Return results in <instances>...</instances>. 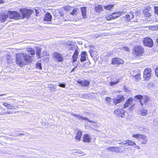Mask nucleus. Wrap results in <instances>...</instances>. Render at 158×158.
<instances>
[{
	"label": "nucleus",
	"mask_w": 158,
	"mask_h": 158,
	"mask_svg": "<svg viewBox=\"0 0 158 158\" xmlns=\"http://www.w3.org/2000/svg\"><path fill=\"white\" fill-rule=\"evenodd\" d=\"M124 99L123 96L122 95H118L116 98H114L113 100L114 103L116 104L123 101Z\"/></svg>",
	"instance_id": "obj_12"
},
{
	"label": "nucleus",
	"mask_w": 158,
	"mask_h": 158,
	"mask_svg": "<svg viewBox=\"0 0 158 158\" xmlns=\"http://www.w3.org/2000/svg\"><path fill=\"white\" fill-rule=\"evenodd\" d=\"M155 73L156 75L158 77V66H157L155 69Z\"/></svg>",
	"instance_id": "obj_48"
},
{
	"label": "nucleus",
	"mask_w": 158,
	"mask_h": 158,
	"mask_svg": "<svg viewBox=\"0 0 158 158\" xmlns=\"http://www.w3.org/2000/svg\"><path fill=\"white\" fill-rule=\"evenodd\" d=\"M123 61L121 59L119 58H115L112 59V64L116 66L121 64H123Z\"/></svg>",
	"instance_id": "obj_11"
},
{
	"label": "nucleus",
	"mask_w": 158,
	"mask_h": 158,
	"mask_svg": "<svg viewBox=\"0 0 158 158\" xmlns=\"http://www.w3.org/2000/svg\"><path fill=\"white\" fill-rule=\"evenodd\" d=\"M80 153L81 154H82V155H84V153L82 152H80Z\"/></svg>",
	"instance_id": "obj_55"
},
{
	"label": "nucleus",
	"mask_w": 158,
	"mask_h": 158,
	"mask_svg": "<svg viewBox=\"0 0 158 158\" xmlns=\"http://www.w3.org/2000/svg\"><path fill=\"white\" fill-rule=\"evenodd\" d=\"M52 18V16L50 13L48 12L45 15L44 20L46 21H50L51 20Z\"/></svg>",
	"instance_id": "obj_21"
},
{
	"label": "nucleus",
	"mask_w": 158,
	"mask_h": 158,
	"mask_svg": "<svg viewBox=\"0 0 158 158\" xmlns=\"http://www.w3.org/2000/svg\"><path fill=\"white\" fill-rule=\"evenodd\" d=\"M135 146L134 147L135 148H136L137 149H139L140 148V147L138 145H135Z\"/></svg>",
	"instance_id": "obj_51"
},
{
	"label": "nucleus",
	"mask_w": 158,
	"mask_h": 158,
	"mask_svg": "<svg viewBox=\"0 0 158 158\" xmlns=\"http://www.w3.org/2000/svg\"><path fill=\"white\" fill-rule=\"evenodd\" d=\"M40 50H38L36 52V55L38 56V58H41L40 55Z\"/></svg>",
	"instance_id": "obj_42"
},
{
	"label": "nucleus",
	"mask_w": 158,
	"mask_h": 158,
	"mask_svg": "<svg viewBox=\"0 0 158 158\" xmlns=\"http://www.w3.org/2000/svg\"><path fill=\"white\" fill-rule=\"evenodd\" d=\"M59 13L61 16H63L64 15V13L62 12L61 10L60 11Z\"/></svg>",
	"instance_id": "obj_52"
},
{
	"label": "nucleus",
	"mask_w": 158,
	"mask_h": 158,
	"mask_svg": "<svg viewBox=\"0 0 158 158\" xmlns=\"http://www.w3.org/2000/svg\"><path fill=\"white\" fill-rule=\"evenodd\" d=\"M156 42L158 43V39H157L156 40Z\"/></svg>",
	"instance_id": "obj_61"
},
{
	"label": "nucleus",
	"mask_w": 158,
	"mask_h": 158,
	"mask_svg": "<svg viewBox=\"0 0 158 158\" xmlns=\"http://www.w3.org/2000/svg\"><path fill=\"white\" fill-rule=\"evenodd\" d=\"M16 107H17V108H18V107H19V106H17Z\"/></svg>",
	"instance_id": "obj_64"
},
{
	"label": "nucleus",
	"mask_w": 158,
	"mask_h": 158,
	"mask_svg": "<svg viewBox=\"0 0 158 158\" xmlns=\"http://www.w3.org/2000/svg\"><path fill=\"white\" fill-rule=\"evenodd\" d=\"M127 146H133L134 145H136L135 143L133 141H132L130 140H127Z\"/></svg>",
	"instance_id": "obj_29"
},
{
	"label": "nucleus",
	"mask_w": 158,
	"mask_h": 158,
	"mask_svg": "<svg viewBox=\"0 0 158 158\" xmlns=\"http://www.w3.org/2000/svg\"><path fill=\"white\" fill-rule=\"evenodd\" d=\"M47 54V52L46 51L44 55H46Z\"/></svg>",
	"instance_id": "obj_57"
},
{
	"label": "nucleus",
	"mask_w": 158,
	"mask_h": 158,
	"mask_svg": "<svg viewBox=\"0 0 158 158\" xmlns=\"http://www.w3.org/2000/svg\"><path fill=\"white\" fill-rule=\"evenodd\" d=\"M86 8L85 7H82L81 8V10L82 12V14L84 18H86Z\"/></svg>",
	"instance_id": "obj_28"
},
{
	"label": "nucleus",
	"mask_w": 158,
	"mask_h": 158,
	"mask_svg": "<svg viewBox=\"0 0 158 158\" xmlns=\"http://www.w3.org/2000/svg\"><path fill=\"white\" fill-rule=\"evenodd\" d=\"M134 51L135 55H141L143 53L144 49L142 46L137 45L135 47Z\"/></svg>",
	"instance_id": "obj_6"
},
{
	"label": "nucleus",
	"mask_w": 158,
	"mask_h": 158,
	"mask_svg": "<svg viewBox=\"0 0 158 158\" xmlns=\"http://www.w3.org/2000/svg\"><path fill=\"white\" fill-rule=\"evenodd\" d=\"M102 10V7L101 5H97L95 7V10L97 12H99Z\"/></svg>",
	"instance_id": "obj_27"
},
{
	"label": "nucleus",
	"mask_w": 158,
	"mask_h": 158,
	"mask_svg": "<svg viewBox=\"0 0 158 158\" xmlns=\"http://www.w3.org/2000/svg\"><path fill=\"white\" fill-rule=\"evenodd\" d=\"M36 16H37V13H38V12H37V11L36 10Z\"/></svg>",
	"instance_id": "obj_59"
},
{
	"label": "nucleus",
	"mask_w": 158,
	"mask_h": 158,
	"mask_svg": "<svg viewBox=\"0 0 158 158\" xmlns=\"http://www.w3.org/2000/svg\"><path fill=\"white\" fill-rule=\"evenodd\" d=\"M91 138L90 136L88 134H85L83 138V140L84 142L89 143L91 142Z\"/></svg>",
	"instance_id": "obj_18"
},
{
	"label": "nucleus",
	"mask_w": 158,
	"mask_h": 158,
	"mask_svg": "<svg viewBox=\"0 0 158 158\" xmlns=\"http://www.w3.org/2000/svg\"><path fill=\"white\" fill-rule=\"evenodd\" d=\"M77 82L80 84L81 86H88L89 84V81L87 80L81 81V80H78L77 81Z\"/></svg>",
	"instance_id": "obj_17"
},
{
	"label": "nucleus",
	"mask_w": 158,
	"mask_h": 158,
	"mask_svg": "<svg viewBox=\"0 0 158 158\" xmlns=\"http://www.w3.org/2000/svg\"><path fill=\"white\" fill-rule=\"evenodd\" d=\"M132 136L134 138H137L142 144H146L148 141V138L146 136L141 134H134Z\"/></svg>",
	"instance_id": "obj_2"
},
{
	"label": "nucleus",
	"mask_w": 158,
	"mask_h": 158,
	"mask_svg": "<svg viewBox=\"0 0 158 158\" xmlns=\"http://www.w3.org/2000/svg\"><path fill=\"white\" fill-rule=\"evenodd\" d=\"M36 16H37V13H38V12H37V11L36 10Z\"/></svg>",
	"instance_id": "obj_58"
},
{
	"label": "nucleus",
	"mask_w": 158,
	"mask_h": 158,
	"mask_svg": "<svg viewBox=\"0 0 158 158\" xmlns=\"http://www.w3.org/2000/svg\"><path fill=\"white\" fill-rule=\"evenodd\" d=\"M113 5H110L108 6H104V8L105 9H106L107 10H109L110 8H111L113 7Z\"/></svg>",
	"instance_id": "obj_35"
},
{
	"label": "nucleus",
	"mask_w": 158,
	"mask_h": 158,
	"mask_svg": "<svg viewBox=\"0 0 158 158\" xmlns=\"http://www.w3.org/2000/svg\"><path fill=\"white\" fill-rule=\"evenodd\" d=\"M127 141L126 140H125V141H123V142H120L118 143V144H120V145H125L126 144H127Z\"/></svg>",
	"instance_id": "obj_43"
},
{
	"label": "nucleus",
	"mask_w": 158,
	"mask_h": 158,
	"mask_svg": "<svg viewBox=\"0 0 158 158\" xmlns=\"http://www.w3.org/2000/svg\"><path fill=\"white\" fill-rule=\"evenodd\" d=\"M123 12H117L115 13H113L112 14L113 19H115L120 16L122 14H123Z\"/></svg>",
	"instance_id": "obj_22"
},
{
	"label": "nucleus",
	"mask_w": 158,
	"mask_h": 158,
	"mask_svg": "<svg viewBox=\"0 0 158 158\" xmlns=\"http://www.w3.org/2000/svg\"><path fill=\"white\" fill-rule=\"evenodd\" d=\"M3 105L8 109H15V106L9 104L6 102H4L3 104Z\"/></svg>",
	"instance_id": "obj_23"
},
{
	"label": "nucleus",
	"mask_w": 158,
	"mask_h": 158,
	"mask_svg": "<svg viewBox=\"0 0 158 158\" xmlns=\"http://www.w3.org/2000/svg\"><path fill=\"white\" fill-rule=\"evenodd\" d=\"M120 149L119 148V147L114 146L113 147H110L107 148L106 149L107 151L111 152H116L117 153H119L120 152Z\"/></svg>",
	"instance_id": "obj_13"
},
{
	"label": "nucleus",
	"mask_w": 158,
	"mask_h": 158,
	"mask_svg": "<svg viewBox=\"0 0 158 158\" xmlns=\"http://www.w3.org/2000/svg\"><path fill=\"white\" fill-rule=\"evenodd\" d=\"M58 86L60 87L64 88L65 86V85L64 83H60L58 85Z\"/></svg>",
	"instance_id": "obj_40"
},
{
	"label": "nucleus",
	"mask_w": 158,
	"mask_h": 158,
	"mask_svg": "<svg viewBox=\"0 0 158 158\" xmlns=\"http://www.w3.org/2000/svg\"><path fill=\"white\" fill-rule=\"evenodd\" d=\"M78 53L79 52L78 50H76L72 56L73 62H74L77 60Z\"/></svg>",
	"instance_id": "obj_25"
},
{
	"label": "nucleus",
	"mask_w": 158,
	"mask_h": 158,
	"mask_svg": "<svg viewBox=\"0 0 158 158\" xmlns=\"http://www.w3.org/2000/svg\"><path fill=\"white\" fill-rule=\"evenodd\" d=\"M4 94H0V96H2L4 95Z\"/></svg>",
	"instance_id": "obj_62"
},
{
	"label": "nucleus",
	"mask_w": 158,
	"mask_h": 158,
	"mask_svg": "<svg viewBox=\"0 0 158 158\" xmlns=\"http://www.w3.org/2000/svg\"><path fill=\"white\" fill-rule=\"evenodd\" d=\"M147 110L146 109L143 110L142 111V115L143 116H145L147 113Z\"/></svg>",
	"instance_id": "obj_37"
},
{
	"label": "nucleus",
	"mask_w": 158,
	"mask_h": 158,
	"mask_svg": "<svg viewBox=\"0 0 158 158\" xmlns=\"http://www.w3.org/2000/svg\"><path fill=\"white\" fill-rule=\"evenodd\" d=\"M68 48L70 50H73L75 49L74 46L70 44H67V45Z\"/></svg>",
	"instance_id": "obj_32"
},
{
	"label": "nucleus",
	"mask_w": 158,
	"mask_h": 158,
	"mask_svg": "<svg viewBox=\"0 0 158 158\" xmlns=\"http://www.w3.org/2000/svg\"><path fill=\"white\" fill-rule=\"evenodd\" d=\"M9 15L6 14L4 12H2L0 14V20L2 22H4L8 17Z\"/></svg>",
	"instance_id": "obj_16"
},
{
	"label": "nucleus",
	"mask_w": 158,
	"mask_h": 158,
	"mask_svg": "<svg viewBox=\"0 0 158 158\" xmlns=\"http://www.w3.org/2000/svg\"><path fill=\"white\" fill-rule=\"evenodd\" d=\"M114 114L118 117L123 118L125 116V111L123 109H118L114 111Z\"/></svg>",
	"instance_id": "obj_10"
},
{
	"label": "nucleus",
	"mask_w": 158,
	"mask_h": 158,
	"mask_svg": "<svg viewBox=\"0 0 158 158\" xmlns=\"http://www.w3.org/2000/svg\"><path fill=\"white\" fill-rule=\"evenodd\" d=\"M76 135L75 137L76 141L77 142L80 141L81 140L82 132L81 130H77L76 131Z\"/></svg>",
	"instance_id": "obj_14"
},
{
	"label": "nucleus",
	"mask_w": 158,
	"mask_h": 158,
	"mask_svg": "<svg viewBox=\"0 0 158 158\" xmlns=\"http://www.w3.org/2000/svg\"><path fill=\"white\" fill-rule=\"evenodd\" d=\"M107 102H110L111 100V99L110 97H107L105 99Z\"/></svg>",
	"instance_id": "obj_46"
},
{
	"label": "nucleus",
	"mask_w": 158,
	"mask_h": 158,
	"mask_svg": "<svg viewBox=\"0 0 158 158\" xmlns=\"http://www.w3.org/2000/svg\"><path fill=\"white\" fill-rule=\"evenodd\" d=\"M135 97L140 100V102L142 105L146 104L148 101V98L147 96L143 97L141 95H138L135 96Z\"/></svg>",
	"instance_id": "obj_8"
},
{
	"label": "nucleus",
	"mask_w": 158,
	"mask_h": 158,
	"mask_svg": "<svg viewBox=\"0 0 158 158\" xmlns=\"http://www.w3.org/2000/svg\"><path fill=\"white\" fill-rule=\"evenodd\" d=\"M87 55V53L85 52H83L81 54V57L80 59V61L82 62L85 61L86 60V56Z\"/></svg>",
	"instance_id": "obj_24"
},
{
	"label": "nucleus",
	"mask_w": 158,
	"mask_h": 158,
	"mask_svg": "<svg viewBox=\"0 0 158 158\" xmlns=\"http://www.w3.org/2000/svg\"><path fill=\"white\" fill-rule=\"evenodd\" d=\"M143 43L144 45L150 47H152L153 45L152 39L148 37L145 38L143 41Z\"/></svg>",
	"instance_id": "obj_7"
},
{
	"label": "nucleus",
	"mask_w": 158,
	"mask_h": 158,
	"mask_svg": "<svg viewBox=\"0 0 158 158\" xmlns=\"http://www.w3.org/2000/svg\"><path fill=\"white\" fill-rule=\"evenodd\" d=\"M155 13L156 14L158 15V6L155 7Z\"/></svg>",
	"instance_id": "obj_44"
},
{
	"label": "nucleus",
	"mask_w": 158,
	"mask_h": 158,
	"mask_svg": "<svg viewBox=\"0 0 158 158\" xmlns=\"http://www.w3.org/2000/svg\"><path fill=\"white\" fill-rule=\"evenodd\" d=\"M149 29L150 30H156V27L155 26H151L149 27Z\"/></svg>",
	"instance_id": "obj_45"
},
{
	"label": "nucleus",
	"mask_w": 158,
	"mask_h": 158,
	"mask_svg": "<svg viewBox=\"0 0 158 158\" xmlns=\"http://www.w3.org/2000/svg\"><path fill=\"white\" fill-rule=\"evenodd\" d=\"M140 76V73H138L136 74L135 76H134L135 78L136 79H138L139 78Z\"/></svg>",
	"instance_id": "obj_41"
},
{
	"label": "nucleus",
	"mask_w": 158,
	"mask_h": 158,
	"mask_svg": "<svg viewBox=\"0 0 158 158\" xmlns=\"http://www.w3.org/2000/svg\"><path fill=\"white\" fill-rule=\"evenodd\" d=\"M71 114L74 116H75L76 118H77L78 119L80 120V119H82L83 120H87L89 122H93L89 120V119H87V118L84 117H82V116L81 115H80L79 114H75V113H71Z\"/></svg>",
	"instance_id": "obj_15"
},
{
	"label": "nucleus",
	"mask_w": 158,
	"mask_h": 158,
	"mask_svg": "<svg viewBox=\"0 0 158 158\" xmlns=\"http://www.w3.org/2000/svg\"><path fill=\"white\" fill-rule=\"evenodd\" d=\"M53 58L59 62H61L63 60V57L62 55L58 52H54L52 54Z\"/></svg>",
	"instance_id": "obj_4"
},
{
	"label": "nucleus",
	"mask_w": 158,
	"mask_h": 158,
	"mask_svg": "<svg viewBox=\"0 0 158 158\" xmlns=\"http://www.w3.org/2000/svg\"><path fill=\"white\" fill-rule=\"evenodd\" d=\"M32 56H30L26 53H20L16 54V64L20 67L31 63L32 60Z\"/></svg>",
	"instance_id": "obj_1"
},
{
	"label": "nucleus",
	"mask_w": 158,
	"mask_h": 158,
	"mask_svg": "<svg viewBox=\"0 0 158 158\" xmlns=\"http://www.w3.org/2000/svg\"><path fill=\"white\" fill-rule=\"evenodd\" d=\"M6 59H7V61L8 63H11L12 62V59L11 58V57L8 55H7L6 56Z\"/></svg>",
	"instance_id": "obj_33"
},
{
	"label": "nucleus",
	"mask_w": 158,
	"mask_h": 158,
	"mask_svg": "<svg viewBox=\"0 0 158 158\" xmlns=\"http://www.w3.org/2000/svg\"><path fill=\"white\" fill-rule=\"evenodd\" d=\"M27 51L28 52H29V54L32 55H34L35 54V51L32 48H29L27 49Z\"/></svg>",
	"instance_id": "obj_30"
},
{
	"label": "nucleus",
	"mask_w": 158,
	"mask_h": 158,
	"mask_svg": "<svg viewBox=\"0 0 158 158\" xmlns=\"http://www.w3.org/2000/svg\"><path fill=\"white\" fill-rule=\"evenodd\" d=\"M133 101V99L132 98H130L129 99H128L126 102L124 104L123 106V108H125L127 107L129 105H131Z\"/></svg>",
	"instance_id": "obj_19"
},
{
	"label": "nucleus",
	"mask_w": 158,
	"mask_h": 158,
	"mask_svg": "<svg viewBox=\"0 0 158 158\" xmlns=\"http://www.w3.org/2000/svg\"><path fill=\"white\" fill-rule=\"evenodd\" d=\"M119 82V79H116L115 81H113L110 82V86H113L118 83Z\"/></svg>",
	"instance_id": "obj_31"
},
{
	"label": "nucleus",
	"mask_w": 158,
	"mask_h": 158,
	"mask_svg": "<svg viewBox=\"0 0 158 158\" xmlns=\"http://www.w3.org/2000/svg\"><path fill=\"white\" fill-rule=\"evenodd\" d=\"M8 15L10 19L15 20L22 19V16L20 14L15 11H9Z\"/></svg>",
	"instance_id": "obj_3"
},
{
	"label": "nucleus",
	"mask_w": 158,
	"mask_h": 158,
	"mask_svg": "<svg viewBox=\"0 0 158 158\" xmlns=\"http://www.w3.org/2000/svg\"><path fill=\"white\" fill-rule=\"evenodd\" d=\"M106 18L107 20L113 19L112 15H106Z\"/></svg>",
	"instance_id": "obj_34"
},
{
	"label": "nucleus",
	"mask_w": 158,
	"mask_h": 158,
	"mask_svg": "<svg viewBox=\"0 0 158 158\" xmlns=\"http://www.w3.org/2000/svg\"><path fill=\"white\" fill-rule=\"evenodd\" d=\"M24 134L23 133H21L19 135H23Z\"/></svg>",
	"instance_id": "obj_63"
},
{
	"label": "nucleus",
	"mask_w": 158,
	"mask_h": 158,
	"mask_svg": "<svg viewBox=\"0 0 158 158\" xmlns=\"http://www.w3.org/2000/svg\"><path fill=\"white\" fill-rule=\"evenodd\" d=\"M151 70L150 69H146L143 72V77L146 80L148 79L151 76Z\"/></svg>",
	"instance_id": "obj_9"
},
{
	"label": "nucleus",
	"mask_w": 158,
	"mask_h": 158,
	"mask_svg": "<svg viewBox=\"0 0 158 158\" xmlns=\"http://www.w3.org/2000/svg\"><path fill=\"white\" fill-rule=\"evenodd\" d=\"M123 48L124 50H125L126 51H128V52L129 51V49L128 47H123Z\"/></svg>",
	"instance_id": "obj_49"
},
{
	"label": "nucleus",
	"mask_w": 158,
	"mask_h": 158,
	"mask_svg": "<svg viewBox=\"0 0 158 158\" xmlns=\"http://www.w3.org/2000/svg\"><path fill=\"white\" fill-rule=\"evenodd\" d=\"M69 6H67L64 7V10H68L69 9Z\"/></svg>",
	"instance_id": "obj_50"
},
{
	"label": "nucleus",
	"mask_w": 158,
	"mask_h": 158,
	"mask_svg": "<svg viewBox=\"0 0 158 158\" xmlns=\"http://www.w3.org/2000/svg\"><path fill=\"white\" fill-rule=\"evenodd\" d=\"M76 68V67H75L73 69H72V70H71V72H73L75 70V69Z\"/></svg>",
	"instance_id": "obj_53"
},
{
	"label": "nucleus",
	"mask_w": 158,
	"mask_h": 158,
	"mask_svg": "<svg viewBox=\"0 0 158 158\" xmlns=\"http://www.w3.org/2000/svg\"><path fill=\"white\" fill-rule=\"evenodd\" d=\"M89 94H83L81 97L84 98H87L89 97Z\"/></svg>",
	"instance_id": "obj_36"
},
{
	"label": "nucleus",
	"mask_w": 158,
	"mask_h": 158,
	"mask_svg": "<svg viewBox=\"0 0 158 158\" xmlns=\"http://www.w3.org/2000/svg\"><path fill=\"white\" fill-rule=\"evenodd\" d=\"M20 11L22 15V18H28L32 13V10H22Z\"/></svg>",
	"instance_id": "obj_5"
},
{
	"label": "nucleus",
	"mask_w": 158,
	"mask_h": 158,
	"mask_svg": "<svg viewBox=\"0 0 158 158\" xmlns=\"http://www.w3.org/2000/svg\"><path fill=\"white\" fill-rule=\"evenodd\" d=\"M5 115V114H4V112L3 113H0V115Z\"/></svg>",
	"instance_id": "obj_54"
},
{
	"label": "nucleus",
	"mask_w": 158,
	"mask_h": 158,
	"mask_svg": "<svg viewBox=\"0 0 158 158\" xmlns=\"http://www.w3.org/2000/svg\"><path fill=\"white\" fill-rule=\"evenodd\" d=\"M77 9H74L72 11V12L71 13L73 15H75L76 14L77 12Z\"/></svg>",
	"instance_id": "obj_38"
},
{
	"label": "nucleus",
	"mask_w": 158,
	"mask_h": 158,
	"mask_svg": "<svg viewBox=\"0 0 158 158\" xmlns=\"http://www.w3.org/2000/svg\"><path fill=\"white\" fill-rule=\"evenodd\" d=\"M36 68L39 69H42V67L40 63H37L36 64Z\"/></svg>",
	"instance_id": "obj_39"
},
{
	"label": "nucleus",
	"mask_w": 158,
	"mask_h": 158,
	"mask_svg": "<svg viewBox=\"0 0 158 158\" xmlns=\"http://www.w3.org/2000/svg\"><path fill=\"white\" fill-rule=\"evenodd\" d=\"M4 114H5V115H6L7 114H12V112L10 111H7L6 112H4Z\"/></svg>",
	"instance_id": "obj_47"
},
{
	"label": "nucleus",
	"mask_w": 158,
	"mask_h": 158,
	"mask_svg": "<svg viewBox=\"0 0 158 158\" xmlns=\"http://www.w3.org/2000/svg\"><path fill=\"white\" fill-rule=\"evenodd\" d=\"M2 0H0V3H2Z\"/></svg>",
	"instance_id": "obj_56"
},
{
	"label": "nucleus",
	"mask_w": 158,
	"mask_h": 158,
	"mask_svg": "<svg viewBox=\"0 0 158 158\" xmlns=\"http://www.w3.org/2000/svg\"><path fill=\"white\" fill-rule=\"evenodd\" d=\"M149 8L145 9L143 11V13L145 16L147 17H149L151 16L150 13L148 12L149 10Z\"/></svg>",
	"instance_id": "obj_26"
},
{
	"label": "nucleus",
	"mask_w": 158,
	"mask_h": 158,
	"mask_svg": "<svg viewBox=\"0 0 158 158\" xmlns=\"http://www.w3.org/2000/svg\"><path fill=\"white\" fill-rule=\"evenodd\" d=\"M103 92V93H102L103 94H105V93H106V92H105V91L104 92Z\"/></svg>",
	"instance_id": "obj_60"
},
{
	"label": "nucleus",
	"mask_w": 158,
	"mask_h": 158,
	"mask_svg": "<svg viewBox=\"0 0 158 158\" xmlns=\"http://www.w3.org/2000/svg\"><path fill=\"white\" fill-rule=\"evenodd\" d=\"M134 17V15L133 13H130L129 14H127L126 15L125 17V20L126 21L128 22L131 19H133Z\"/></svg>",
	"instance_id": "obj_20"
}]
</instances>
